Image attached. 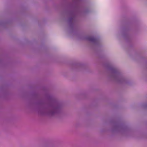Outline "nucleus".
<instances>
[{"label": "nucleus", "instance_id": "nucleus-1", "mask_svg": "<svg viewBox=\"0 0 147 147\" xmlns=\"http://www.w3.org/2000/svg\"><path fill=\"white\" fill-rule=\"evenodd\" d=\"M88 40L90 41L94 42L95 41V39L93 37H91L90 38H88Z\"/></svg>", "mask_w": 147, "mask_h": 147}]
</instances>
